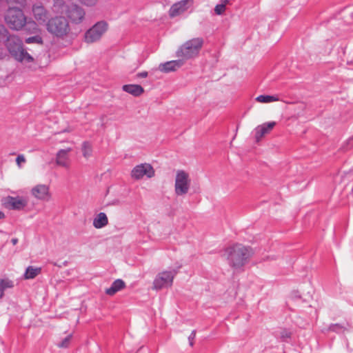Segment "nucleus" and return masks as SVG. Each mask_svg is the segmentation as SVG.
Here are the masks:
<instances>
[{
	"label": "nucleus",
	"mask_w": 353,
	"mask_h": 353,
	"mask_svg": "<svg viewBox=\"0 0 353 353\" xmlns=\"http://www.w3.org/2000/svg\"><path fill=\"white\" fill-rule=\"evenodd\" d=\"M8 30L7 28L2 24H0V39H3L5 37H8ZM10 35H9L10 37Z\"/></svg>",
	"instance_id": "c756f323"
},
{
	"label": "nucleus",
	"mask_w": 353,
	"mask_h": 353,
	"mask_svg": "<svg viewBox=\"0 0 353 353\" xmlns=\"http://www.w3.org/2000/svg\"><path fill=\"white\" fill-rule=\"evenodd\" d=\"M82 153L83 156L85 159H88L92 156V148L90 143L85 142L82 145Z\"/></svg>",
	"instance_id": "393cba45"
},
{
	"label": "nucleus",
	"mask_w": 353,
	"mask_h": 353,
	"mask_svg": "<svg viewBox=\"0 0 353 353\" xmlns=\"http://www.w3.org/2000/svg\"><path fill=\"white\" fill-rule=\"evenodd\" d=\"M46 27L52 37L61 39L68 37L71 32L70 23L63 16H55L49 19Z\"/></svg>",
	"instance_id": "7ed1b4c3"
},
{
	"label": "nucleus",
	"mask_w": 353,
	"mask_h": 353,
	"mask_svg": "<svg viewBox=\"0 0 353 353\" xmlns=\"http://www.w3.org/2000/svg\"><path fill=\"white\" fill-rule=\"evenodd\" d=\"M291 336V332L288 331V330H283L281 332V337L283 339H289L290 338Z\"/></svg>",
	"instance_id": "473e14b6"
},
{
	"label": "nucleus",
	"mask_w": 353,
	"mask_h": 353,
	"mask_svg": "<svg viewBox=\"0 0 353 353\" xmlns=\"http://www.w3.org/2000/svg\"><path fill=\"white\" fill-rule=\"evenodd\" d=\"M225 10V6L224 4H219L216 6L214 11L217 14H221Z\"/></svg>",
	"instance_id": "2f4dec72"
},
{
	"label": "nucleus",
	"mask_w": 353,
	"mask_h": 353,
	"mask_svg": "<svg viewBox=\"0 0 353 353\" xmlns=\"http://www.w3.org/2000/svg\"><path fill=\"white\" fill-rule=\"evenodd\" d=\"M174 275V272L172 271H163L159 272L153 281L152 289L159 290L163 288L171 286Z\"/></svg>",
	"instance_id": "1a4fd4ad"
},
{
	"label": "nucleus",
	"mask_w": 353,
	"mask_h": 353,
	"mask_svg": "<svg viewBox=\"0 0 353 353\" xmlns=\"http://www.w3.org/2000/svg\"><path fill=\"white\" fill-rule=\"evenodd\" d=\"M30 194L36 200L44 202L51 201L52 197L50 186L43 183H39L33 186L30 190Z\"/></svg>",
	"instance_id": "9d476101"
},
{
	"label": "nucleus",
	"mask_w": 353,
	"mask_h": 353,
	"mask_svg": "<svg viewBox=\"0 0 353 353\" xmlns=\"http://www.w3.org/2000/svg\"><path fill=\"white\" fill-rule=\"evenodd\" d=\"M8 27L14 30H21L27 23V19L21 9L11 7L8 9L4 17Z\"/></svg>",
	"instance_id": "423d86ee"
},
{
	"label": "nucleus",
	"mask_w": 353,
	"mask_h": 353,
	"mask_svg": "<svg viewBox=\"0 0 353 353\" xmlns=\"http://www.w3.org/2000/svg\"><path fill=\"white\" fill-rule=\"evenodd\" d=\"M279 99L276 96H270V95H259L256 98V101L259 103H272L278 101Z\"/></svg>",
	"instance_id": "b1692460"
},
{
	"label": "nucleus",
	"mask_w": 353,
	"mask_h": 353,
	"mask_svg": "<svg viewBox=\"0 0 353 353\" xmlns=\"http://www.w3.org/2000/svg\"><path fill=\"white\" fill-rule=\"evenodd\" d=\"M154 170L149 163H141L136 165L131 171V177L139 180L143 176L152 178L154 176Z\"/></svg>",
	"instance_id": "9b49d317"
},
{
	"label": "nucleus",
	"mask_w": 353,
	"mask_h": 353,
	"mask_svg": "<svg viewBox=\"0 0 353 353\" xmlns=\"http://www.w3.org/2000/svg\"><path fill=\"white\" fill-rule=\"evenodd\" d=\"M8 3H22L24 0H6Z\"/></svg>",
	"instance_id": "f704fd0d"
},
{
	"label": "nucleus",
	"mask_w": 353,
	"mask_h": 353,
	"mask_svg": "<svg viewBox=\"0 0 353 353\" xmlns=\"http://www.w3.org/2000/svg\"><path fill=\"white\" fill-rule=\"evenodd\" d=\"M252 255V250L242 244H234L227 248L225 256L229 265L234 269H239L247 263Z\"/></svg>",
	"instance_id": "f03ea898"
},
{
	"label": "nucleus",
	"mask_w": 353,
	"mask_h": 353,
	"mask_svg": "<svg viewBox=\"0 0 353 353\" xmlns=\"http://www.w3.org/2000/svg\"><path fill=\"white\" fill-rule=\"evenodd\" d=\"M71 151V148L59 150L56 154L57 165L63 168H68L70 165L69 154Z\"/></svg>",
	"instance_id": "2eb2a0df"
},
{
	"label": "nucleus",
	"mask_w": 353,
	"mask_h": 353,
	"mask_svg": "<svg viewBox=\"0 0 353 353\" xmlns=\"http://www.w3.org/2000/svg\"><path fill=\"white\" fill-rule=\"evenodd\" d=\"M18 242V239H12V243L13 245H16Z\"/></svg>",
	"instance_id": "e433bc0d"
},
{
	"label": "nucleus",
	"mask_w": 353,
	"mask_h": 353,
	"mask_svg": "<svg viewBox=\"0 0 353 353\" xmlns=\"http://www.w3.org/2000/svg\"><path fill=\"white\" fill-rule=\"evenodd\" d=\"M194 337H195V332H193L192 333L191 336L189 337V340H190V345L191 346H192V345H193V344H194L193 341H194Z\"/></svg>",
	"instance_id": "c9c22d12"
},
{
	"label": "nucleus",
	"mask_w": 353,
	"mask_h": 353,
	"mask_svg": "<svg viewBox=\"0 0 353 353\" xmlns=\"http://www.w3.org/2000/svg\"><path fill=\"white\" fill-rule=\"evenodd\" d=\"M108 23L105 21H99L93 25L85 33V41L88 43H92L99 41L108 31Z\"/></svg>",
	"instance_id": "6e6552de"
},
{
	"label": "nucleus",
	"mask_w": 353,
	"mask_h": 353,
	"mask_svg": "<svg viewBox=\"0 0 353 353\" xmlns=\"http://www.w3.org/2000/svg\"><path fill=\"white\" fill-rule=\"evenodd\" d=\"M6 46L16 61L21 63L28 68L35 70L37 69L36 59L34 54H30L24 48L21 39L16 35L8 37Z\"/></svg>",
	"instance_id": "f257e3e1"
},
{
	"label": "nucleus",
	"mask_w": 353,
	"mask_h": 353,
	"mask_svg": "<svg viewBox=\"0 0 353 353\" xmlns=\"http://www.w3.org/2000/svg\"><path fill=\"white\" fill-rule=\"evenodd\" d=\"M79 2L85 7H95L99 3V0H78Z\"/></svg>",
	"instance_id": "c85d7f7f"
},
{
	"label": "nucleus",
	"mask_w": 353,
	"mask_h": 353,
	"mask_svg": "<svg viewBox=\"0 0 353 353\" xmlns=\"http://www.w3.org/2000/svg\"><path fill=\"white\" fill-rule=\"evenodd\" d=\"M191 179L188 172L179 170L176 172L174 179V193L177 196H181L188 193L190 189Z\"/></svg>",
	"instance_id": "0eeeda50"
},
{
	"label": "nucleus",
	"mask_w": 353,
	"mask_h": 353,
	"mask_svg": "<svg viewBox=\"0 0 353 353\" xmlns=\"http://www.w3.org/2000/svg\"><path fill=\"white\" fill-rule=\"evenodd\" d=\"M26 159L23 154H19L16 159V163L19 168H21V164L26 163Z\"/></svg>",
	"instance_id": "7c9ffc66"
},
{
	"label": "nucleus",
	"mask_w": 353,
	"mask_h": 353,
	"mask_svg": "<svg viewBox=\"0 0 353 353\" xmlns=\"http://www.w3.org/2000/svg\"><path fill=\"white\" fill-rule=\"evenodd\" d=\"M2 205L9 210H20L27 205V201L19 196H7L2 200Z\"/></svg>",
	"instance_id": "ddd939ff"
},
{
	"label": "nucleus",
	"mask_w": 353,
	"mask_h": 353,
	"mask_svg": "<svg viewBox=\"0 0 353 353\" xmlns=\"http://www.w3.org/2000/svg\"><path fill=\"white\" fill-rule=\"evenodd\" d=\"M32 15L39 24H46L49 18V12L43 5L37 3L32 6Z\"/></svg>",
	"instance_id": "f8f14e48"
},
{
	"label": "nucleus",
	"mask_w": 353,
	"mask_h": 353,
	"mask_svg": "<svg viewBox=\"0 0 353 353\" xmlns=\"http://www.w3.org/2000/svg\"><path fill=\"white\" fill-rule=\"evenodd\" d=\"M148 72H141L137 74L138 78H145L148 77Z\"/></svg>",
	"instance_id": "72a5a7b5"
},
{
	"label": "nucleus",
	"mask_w": 353,
	"mask_h": 353,
	"mask_svg": "<svg viewBox=\"0 0 353 353\" xmlns=\"http://www.w3.org/2000/svg\"><path fill=\"white\" fill-rule=\"evenodd\" d=\"M72 334L67 336L64 339H63L60 343H57V347L59 348H66L69 346L70 341L72 340Z\"/></svg>",
	"instance_id": "bb28decb"
},
{
	"label": "nucleus",
	"mask_w": 353,
	"mask_h": 353,
	"mask_svg": "<svg viewBox=\"0 0 353 353\" xmlns=\"http://www.w3.org/2000/svg\"><path fill=\"white\" fill-rule=\"evenodd\" d=\"M122 90L134 97H139L144 92L143 88L138 84L123 85Z\"/></svg>",
	"instance_id": "a211bd4d"
},
{
	"label": "nucleus",
	"mask_w": 353,
	"mask_h": 353,
	"mask_svg": "<svg viewBox=\"0 0 353 353\" xmlns=\"http://www.w3.org/2000/svg\"><path fill=\"white\" fill-rule=\"evenodd\" d=\"M27 27L26 28V30L30 34H38L40 33L41 29L39 28L38 26V23L35 21H31L29 22H27Z\"/></svg>",
	"instance_id": "5701e85b"
},
{
	"label": "nucleus",
	"mask_w": 353,
	"mask_h": 353,
	"mask_svg": "<svg viewBox=\"0 0 353 353\" xmlns=\"http://www.w3.org/2000/svg\"><path fill=\"white\" fill-rule=\"evenodd\" d=\"M13 282L8 279H0V299L3 296L4 291L13 288Z\"/></svg>",
	"instance_id": "4be33fe9"
},
{
	"label": "nucleus",
	"mask_w": 353,
	"mask_h": 353,
	"mask_svg": "<svg viewBox=\"0 0 353 353\" xmlns=\"http://www.w3.org/2000/svg\"><path fill=\"white\" fill-rule=\"evenodd\" d=\"M41 268H35L33 266H28L24 274L25 279H32L41 273Z\"/></svg>",
	"instance_id": "412c9836"
},
{
	"label": "nucleus",
	"mask_w": 353,
	"mask_h": 353,
	"mask_svg": "<svg viewBox=\"0 0 353 353\" xmlns=\"http://www.w3.org/2000/svg\"><path fill=\"white\" fill-rule=\"evenodd\" d=\"M54 7L57 11L65 13L73 23L79 24L85 19L84 9L77 4L70 6L64 0H55Z\"/></svg>",
	"instance_id": "39448f33"
},
{
	"label": "nucleus",
	"mask_w": 353,
	"mask_h": 353,
	"mask_svg": "<svg viewBox=\"0 0 353 353\" xmlns=\"http://www.w3.org/2000/svg\"><path fill=\"white\" fill-rule=\"evenodd\" d=\"M5 216L3 212H2L1 211H0V219H3Z\"/></svg>",
	"instance_id": "4c0bfd02"
},
{
	"label": "nucleus",
	"mask_w": 353,
	"mask_h": 353,
	"mask_svg": "<svg viewBox=\"0 0 353 353\" xmlns=\"http://www.w3.org/2000/svg\"><path fill=\"white\" fill-rule=\"evenodd\" d=\"M25 42L26 43H38V44H42L43 43V39L41 38V36L39 35H35V36H33V37H28L27 38L26 40H25Z\"/></svg>",
	"instance_id": "cd10ccee"
},
{
	"label": "nucleus",
	"mask_w": 353,
	"mask_h": 353,
	"mask_svg": "<svg viewBox=\"0 0 353 353\" xmlns=\"http://www.w3.org/2000/svg\"><path fill=\"white\" fill-rule=\"evenodd\" d=\"M305 108H306L305 104H304L303 103H296L294 105L293 110L296 113V116L299 117L303 113Z\"/></svg>",
	"instance_id": "a878e982"
},
{
	"label": "nucleus",
	"mask_w": 353,
	"mask_h": 353,
	"mask_svg": "<svg viewBox=\"0 0 353 353\" xmlns=\"http://www.w3.org/2000/svg\"><path fill=\"white\" fill-rule=\"evenodd\" d=\"M203 43L204 41L201 37L189 39L179 47L176 52V55L183 61L196 57L199 54Z\"/></svg>",
	"instance_id": "20e7f679"
},
{
	"label": "nucleus",
	"mask_w": 353,
	"mask_h": 353,
	"mask_svg": "<svg viewBox=\"0 0 353 353\" xmlns=\"http://www.w3.org/2000/svg\"><path fill=\"white\" fill-rule=\"evenodd\" d=\"M194 3V0H181L173 4L169 10L171 18L176 17L185 12Z\"/></svg>",
	"instance_id": "4468645a"
},
{
	"label": "nucleus",
	"mask_w": 353,
	"mask_h": 353,
	"mask_svg": "<svg viewBox=\"0 0 353 353\" xmlns=\"http://www.w3.org/2000/svg\"><path fill=\"white\" fill-rule=\"evenodd\" d=\"M108 223V219L106 214L103 212H100L97 214L93 221V225L95 228L99 229L105 226Z\"/></svg>",
	"instance_id": "aec40b11"
},
{
	"label": "nucleus",
	"mask_w": 353,
	"mask_h": 353,
	"mask_svg": "<svg viewBox=\"0 0 353 353\" xmlns=\"http://www.w3.org/2000/svg\"><path fill=\"white\" fill-rule=\"evenodd\" d=\"M125 286V283L122 279H117L110 288L105 289V294L109 296H113L117 292L124 289Z\"/></svg>",
	"instance_id": "6ab92c4d"
},
{
	"label": "nucleus",
	"mask_w": 353,
	"mask_h": 353,
	"mask_svg": "<svg viewBox=\"0 0 353 353\" xmlns=\"http://www.w3.org/2000/svg\"><path fill=\"white\" fill-rule=\"evenodd\" d=\"M184 61L179 58V60L168 61L165 63L160 64L159 70L163 72H170L176 70L183 65Z\"/></svg>",
	"instance_id": "f3484780"
},
{
	"label": "nucleus",
	"mask_w": 353,
	"mask_h": 353,
	"mask_svg": "<svg viewBox=\"0 0 353 353\" xmlns=\"http://www.w3.org/2000/svg\"><path fill=\"white\" fill-rule=\"evenodd\" d=\"M276 125L275 121L265 123L255 128L256 141L259 142L265 134H268Z\"/></svg>",
	"instance_id": "dca6fc26"
}]
</instances>
